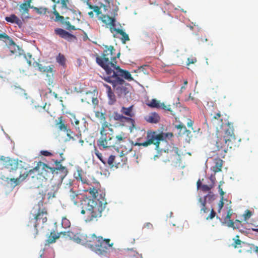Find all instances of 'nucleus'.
Wrapping results in <instances>:
<instances>
[{
	"label": "nucleus",
	"instance_id": "nucleus-1",
	"mask_svg": "<svg viewBox=\"0 0 258 258\" xmlns=\"http://www.w3.org/2000/svg\"><path fill=\"white\" fill-rule=\"evenodd\" d=\"M211 121L217 124L218 136L216 143L217 155L224 158L229 149L235 148L239 146L240 139L237 140L234 134L233 123L227 120L226 115L220 112H214L210 115Z\"/></svg>",
	"mask_w": 258,
	"mask_h": 258
},
{
	"label": "nucleus",
	"instance_id": "nucleus-2",
	"mask_svg": "<svg viewBox=\"0 0 258 258\" xmlns=\"http://www.w3.org/2000/svg\"><path fill=\"white\" fill-rule=\"evenodd\" d=\"M50 174H54L53 167H50L46 164L39 162L36 167L29 171L22 169L18 177L11 178L10 180L12 183L14 184V186H16L26 179L27 177H31L33 186L38 188L41 185L42 181L43 179H47Z\"/></svg>",
	"mask_w": 258,
	"mask_h": 258
},
{
	"label": "nucleus",
	"instance_id": "nucleus-3",
	"mask_svg": "<svg viewBox=\"0 0 258 258\" xmlns=\"http://www.w3.org/2000/svg\"><path fill=\"white\" fill-rule=\"evenodd\" d=\"M105 196V194L100 195L101 197H103L101 200L98 199L91 200V198L87 197H84L81 200V204L79 205L81 209V213L86 215V221H97L102 216V212L107 204Z\"/></svg>",
	"mask_w": 258,
	"mask_h": 258
},
{
	"label": "nucleus",
	"instance_id": "nucleus-4",
	"mask_svg": "<svg viewBox=\"0 0 258 258\" xmlns=\"http://www.w3.org/2000/svg\"><path fill=\"white\" fill-rule=\"evenodd\" d=\"M101 56L97 55L96 57V62L102 68L106 74L107 73L117 64L116 58H118L120 53H118L116 56L115 55L114 47L112 46H106Z\"/></svg>",
	"mask_w": 258,
	"mask_h": 258
},
{
	"label": "nucleus",
	"instance_id": "nucleus-5",
	"mask_svg": "<svg viewBox=\"0 0 258 258\" xmlns=\"http://www.w3.org/2000/svg\"><path fill=\"white\" fill-rule=\"evenodd\" d=\"M109 122L102 123L100 130V137L97 141V145L100 149L114 147V131Z\"/></svg>",
	"mask_w": 258,
	"mask_h": 258
},
{
	"label": "nucleus",
	"instance_id": "nucleus-6",
	"mask_svg": "<svg viewBox=\"0 0 258 258\" xmlns=\"http://www.w3.org/2000/svg\"><path fill=\"white\" fill-rule=\"evenodd\" d=\"M40 206H43V202L40 201L38 204L36 205L33 209V218H32L29 222L28 226L33 227L35 234L34 237H36L38 234V231L37 228V226L39 225L40 223L44 224L47 220V211L45 208H41Z\"/></svg>",
	"mask_w": 258,
	"mask_h": 258
},
{
	"label": "nucleus",
	"instance_id": "nucleus-7",
	"mask_svg": "<svg viewBox=\"0 0 258 258\" xmlns=\"http://www.w3.org/2000/svg\"><path fill=\"white\" fill-rule=\"evenodd\" d=\"M86 5L87 6V8L91 10L88 12V15L90 18H94V13H95L99 19L101 20L105 25H109L110 28L115 26V19L108 15H102L100 11V7L93 5L90 1L86 2Z\"/></svg>",
	"mask_w": 258,
	"mask_h": 258
},
{
	"label": "nucleus",
	"instance_id": "nucleus-8",
	"mask_svg": "<svg viewBox=\"0 0 258 258\" xmlns=\"http://www.w3.org/2000/svg\"><path fill=\"white\" fill-rule=\"evenodd\" d=\"M173 136L172 133H160L157 134L155 132H148L147 135V141L140 144V145L147 147L152 144L156 146V149H158L161 141H163L168 136Z\"/></svg>",
	"mask_w": 258,
	"mask_h": 258
},
{
	"label": "nucleus",
	"instance_id": "nucleus-9",
	"mask_svg": "<svg viewBox=\"0 0 258 258\" xmlns=\"http://www.w3.org/2000/svg\"><path fill=\"white\" fill-rule=\"evenodd\" d=\"M1 159L4 161V167L10 172V176L11 177L10 179L11 178H15V176H17L18 174L20 175V172L22 169L26 170V168L19 167V160L18 159H13L9 157H2ZM10 180L11 181V180Z\"/></svg>",
	"mask_w": 258,
	"mask_h": 258
},
{
	"label": "nucleus",
	"instance_id": "nucleus-10",
	"mask_svg": "<svg viewBox=\"0 0 258 258\" xmlns=\"http://www.w3.org/2000/svg\"><path fill=\"white\" fill-rule=\"evenodd\" d=\"M59 237L64 238L65 239L73 240L75 242H81V239L78 236L70 231L60 232L56 233L54 231L50 232V235L46 240L45 244H50L54 243L57 239Z\"/></svg>",
	"mask_w": 258,
	"mask_h": 258
},
{
	"label": "nucleus",
	"instance_id": "nucleus-11",
	"mask_svg": "<svg viewBox=\"0 0 258 258\" xmlns=\"http://www.w3.org/2000/svg\"><path fill=\"white\" fill-rule=\"evenodd\" d=\"M104 80L112 84L115 93L118 96H125L128 92V89L126 87L125 82L123 79L114 80L110 79V77H105Z\"/></svg>",
	"mask_w": 258,
	"mask_h": 258
},
{
	"label": "nucleus",
	"instance_id": "nucleus-12",
	"mask_svg": "<svg viewBox=\"0 0 258 258\" xmlns=\"http://www.w3.org/2000/svg\"><path fill=\"white\" fill-rule=\"evenodd\" d=\"M98 240L93 251L98 255H106L108 249L112 246L113 243H110V239H103L101 236H99Z\"/></svg>",
	"mask_w": 258,
	"mask_h": 258
},
{
	"label": "nucleus",
	"instance_id": "nucleus-13",
	"mask_svg": "<svg viewBox=\"0 0 258 258\" xmlns=\"http://www.w3.org/2000/svg\"><path fill=\"white\" fill-rule=\"evenodd\" d=\"M106 74L107 77H110V79L117 80L123 79L124 78L128 81H132L133 80L130 73L126 70H122L120 68L119 66L116 65L114 68H112Z\"/></svg>",
	"mask_w": 258,
	"mask_h": 258
},
{
	"label": "nucleus",
	"instance_id": "nucleus-14",
	"mask_svg": "<svg viewBox=\"0 0 258 258\" xmlns=\"http://www.w3.org/2000/svg\"><path fill=\"white\" fill-rule=\"evenodd\" d=\"M127 158L124 155H111L107 159L106 166L111 168H118L126 164Z\"/></svg>",
	"mask_w": 258,
	"mask_h": 258
},
{
	"label": "nucleus",
	"instance_id": "nucleus-15",
	"mask_svg": "<svg viewBox=\"0 0 258 258\" xmlns=\"http://www.w3.org/2000/svg\"><path fill=\"white\" fill-rule=\"evenodd\" d=\"M164 156L167 158L164 160L165 162H169L174 164L180 163V155L179 153V149L176 147H172L171 149H167V152L164 151Z\"/></svg>",
	"mask_w": 258,
	"mask_h": 258
},
{
	"label": "nucleus",
	"instance_id": "nucleus-16",
	"mask_svg": "<svg viewBox=\"0 0 258 258\" xmlns=\"http://www.w3.org/2000/svg\"><path fill=\"white\" fill-rule=\"evenodd\" d=\"M147 104L152 108H162L165 110L169 111L173 116L176 115L177 110V107H175L174 105L173 106L170 105L167 106L164 103H161L160 101L154 99H152L151 101Z\"/></svg>",
	"mask_w": 258,
	"mask_h": 258
},
{
	"label": "nucleus",
	"instance_id": "nucleus-17",
	"mask_svg": "<svg viewBox=\"0 0 258 258\" xmlns=\"http://www.w3.org/2000/svg\"><path fill=\"white\" fill-rule=\"evenodd\" d=\"M32 0H25L19 6V11L22 19H28L29 16V9H32L33 6L31 5Z\"/></svg>",
	"mask_w": 258,
	"mask_h": 258
},
{
	"label": "nucleus",
	"instance_id": "nucleus-18",
	"mask_svg": "<svg viewBox=\"0 0 258 258\" xmlns=\"http://www.w3.org/2000/svg\"><path fill=\"white\" fill-rule=\"evenodd\" d=\"M99 236H97L95 234H90L86 235L84 238L85 241L82 242L84 244H86L88 247H90L93 250L94 247L96 246L97 241H98ZM81 239V242H82V239Z\"/></svg>",
	"mask_w": 258,
	"mask_h": 258
},
{
	"label": "nucleus",
	"instance_id": "nucleus-19",
	"mask_svg": "<svg viewBox=\"0 0 258 258\" xmlns=\"http://www.w3.org/2000/svg\"><path fill=\"white\" fill-rule=\"evenodd\" d=\"M239 238V236L236 235L235 238H233L234 242L232 245L235 248H241L242 249L239 250V252L249 251L248 248L250 247V245L242 241Z\"/></svg>",
	"mask_w": 258,
	"mask_h": 258
},
{
	"label": "nucleus",
	"instance_id": "nucleus-20",
	"mask_svg": "<svg viewBox=\"0 0 258 258\" xmlns=\"http://www.w3.org/2000/svg\"><path fill=\"white\" fill-rule=\"evenodd\" d=\"M63 132L66 133L67 136L70 139V140H72L73 141H78V142L81 143L82 145H83L84 144V140L82 139L81 131H79V132H78V133L75 135V136H71V134H73V132L68 127H67V130Z\"/></svg>",
	"mask_w": 258,
	"mask_h": 258
},
{
	"label": "nucleus",
	"instance_id": "nucleus-21",
	"mask_svg": "<svg viewBox=\"0 0 258 258\" xmlns=\"http://www.w3.org/2000/svg\"><path fill=\"white\" fill-rule=\"evenodd\" d=\"M127 119L123 120V122L121 123V125L126 126L130 132H132L135 128V121L132 117H126Z\"/></svg>",
	"mask_w": 258,
	"mask_h": 258
},
{
	"label": "nucleus",
	"instance_id": "nucleus-22",
	"mask_svg": "<svg viewBox=\"0 0 258 258\" xmlns=\"http://www.w3.org/2000/svg\"><path fill=\"white\" fill-rule=\"evenodd\" d=\"M110 31L113 33V32H116L117 34H119L121 35V37L120 38L122 43L125 44L126 41L130 40V38L128 37V34H127L125 32H124L122 29L111 28Z\"/></svg>",
	"mask_w": 258,
	"mask_h": 258
},
{
	"label": "nucleus",
	"instance_id": "nucleus-23",
	"mask_svg": "<svg viewBox=\"0 0 258 258\" xmlns=\"http://www.w3.org/2000/svg\"><path fill=\"white\" fill-rule=\"evenodd\" d=\"M85 100L89 103L91 102L95 105L98 104V100L97 97L95 96V92H87L85 97Z\"/></svg>",
	"mask_w": 258,
	"mask_h": 258
},
{
	"label": "nucleus",
	"instance_id": "nucleus-24",
	"mask_svg": "<svg viewBox=\"0 0 258 258\" xmlns=\"http://www.w3.org/2000/svg\"><path fill=\"white\" fill-rule=\"evenodd\" d=\"M5 20L8 22L16 24L19 27H21L23 24L22 21L15 14H12L9 17H6Z\"/></svg>",
	"mask_w": 258,
	"mask_h": 258
},
{
	"label": "nucleus",
	"instance_id": "nucleus-25",
	"mask_svg": "<svg viewBox=\"0 0 258 258\" xmlns=\"http://www.w3.org/2000/svg\"><path fill=\"white\" fill-rule=\"evenodd\" d=\"M160 116L156 112H153L145 117L146 120L151 123H157L160 120Z\"/></svg>",
	"mask_w": 258,
	"mask_h": 258
},
{
	"label": "nucleus",
	"instance_id": "nucleus-26",
	"mask_svg": "<svg viewBox=\"0 0 258 258\" xmlns=\"http://www.w3.org/2000/svg\"><path fill=\"white\" fill-rule=\"evenodd\" d=\"M53 169H54V174H59L61 179H63L68 173L67 168L62 165H59V166L57 167H53Z\"/></svg>",
	"mask_w": 258,
	"mask_h": 258
},
{
	"label": "nucleus",
	"instance_id": "nucleus-27",
	"mask_svg": "<svg viewBox=\"0 0 258 258\" xmlns=\"http://www.w3.org/2000/svg\"><path fill=\"white\" fill-rule=\"evenodd\" d=\"M206 202L205 199H203V198L200 197L198 200V205L199 207L201 208L200 213L201 214H205L207 213L209 211V209L206 207Z\"/></svg>",
	"mask_w": 258,
	"mask_h": 258
},
{
	"label": "nucleus",
	"instance_id": "nucleus-28",
	"mask_svg": "<svg viewBox=\"0 0 258 258\" xmlns=\"http://www.w3.org/2000/svg\"><path fill=\"white\" fill-rule=\"evenodd\" d=\"M104 86L107 89V95L109 98V104H113L116 101V98L114 93L112 91L111 87L107 84H104Z\"/></svg>",
	"mask_w": 258,
	"mask_h": 258
},
{
	"label": "nucleus",
	"instance_id": "nucleus-29",
	"mask_svg": "<svg viewBox=\"0 0 258 258\" xmlns=\"http://www.w3.org/2000/svg\"><path fill=\"white\" fill-rule=\"evenodd\" d=\"M55 33L61 38L67 39L73 37V35L68 32L61 28H56L54 30Z\"/></svg>",
	"mask_w": 258,
	"mask_h": 258
},
{
	"label": "nucleus",
	"instance_id": "nucleus-30",
	"mask_svg": "<svg viewBox=\"0 0 258 258\" xmlns=\"http://www.w3.org/2000/svg\"><path fill=\"white\" fill-rule=\"evenodd\" d=\"M113 119L114 120L118 121L120 123L123 122V120L127 119L126 116L119 113L117 111L113 112L111 115L109 116V120Z\"/></svg>",
	"mask_w": 258,
	"mask_h": 258
},
{
	"label": "nucleus",
	"instance_id": "nucleus-31",
	"mask_svg": "<svg viewBox=\"0 0 258 258\" xmlns=\"http://www.w3.org/2000/svg\"><path fill=\"white\" fill-rule=\"evenodd\" d=\"M126 138L125 134L123 132L115 136H114V147L124 142Z\"/></svg>",
	"mask_w": 258,
	"mask_h": 258
},
{
	"label": "nucleus",
	"instance_id": "nucleus-32",
	"mask_svg": "<svg viewBox=\"0 0 258 258\" xmlns=\"http://www.w3.org/2000/svg\"><path fill=\"white\" fill-rule=\"evenodd\" d=\"M80 195L77 193H76L72 189H71L70 191L69 197L71 200L73 202L75 205H78L79 203V200L81 202L83 198H80Z\"/></svg>",
	"mask_w": 258,
	"mask_h": 258
},
{
	"label": "nucleus",
	"instance_id": "nucleus-33",
	"mask_svg": "<svg viewBox=\"0 0 258 258\" xmlns=\"http://www.w3.org/2000/svg\"><path fill=\"white\" fill-rule=\"evenodd\" d=\"M133 105H131L128 107H122L121 109V112L122 114H124L128 117H133L135 116V113L133 112Z\"/></svg>",
	"mask_w": 258,
	"mask_h": 258
},
{
	"label": "nucleus",
	"instance_id": "nucleus-34",
	"mask_svg": "<svg viewBox=\"0 0 258 258\" xmlns=\"http://www.w3.org/2000/svg\"><path fill=\"white\" fill-rule=\"evenodd\" d=\"M87 191H88L89 194L92 196L93 198L91 199V200H96L98 199L99 200H101V199H103V197H101L100 195L104 193L102 192L99 194L97 189L94 187H90L88 189H87Z\"/></svg>",
	"mask_w": 258,
	"mask_h": 258
},
{
	"label": "nucleus",
	"instance_id": "nucleus-35",
	"mask_svg": "<svg viewBox=\"0 0 258 258\" xmlns=\"http://www.w3.org/2000/svg\"><path fill=\"white\" fill-rule=\"evenodd\" d=\"M223 161L222 160L218 158L215 160V165L213 166V171L215 173L221 171L223 166Z\"/></svg>",
	"mask_w": 258,
	"mask_h": 258
},
{
	"label": "nucleus",
	"instance_id": "nucleus-36",
	"mask_svg": "<svg viewBox=\"0 0 258 258\" xmlns=\"http://www.w3.org/2000/svg\"><path fill=\"white\" fill-rule=\"evenodd\" d=\"M56 62H58L60 65L64 67L66 66V59L64 56L61 53H59L56 57Z\"/></svg>",
	"mask_w": 258,
	"mask_h": 258
},
{
	"label": "nucleus",
	"instance_id": "nucleus-37",
	"mask_svg": "<svg viewBox=\"0 0 258 258\" xmlns=\"http://www.w3.org/2000/svg\"><path fill=\"white\" fill-rule=\"evenodd\" d=\"M62 116L58 117L59 122L57 123L58 128L61 131H64L67 130L68 126L62 120Z\"/></svg>",
	"mask_w": 258,
	"mask_h": 258
},
{
	"label": "nucleus",
	"instance_id": "nucleus-38",
	"mask_svg": "<svg viewBox=\"0 0 258 258\" xmlns=\"http://www.w3.org/2000/svg\"><path fill=\"white\" fill-rule=\"evenodd\" d=\"M211 179L212 181V184L211 185H208L206 184H203V185L201 186V189L203 191H208L213 188L215 178L214 177L213 178L212 177H211Z\"/></svg>",
	"mask_w": 258,
	"mask_h": 258
},
{
	"label": "nucleus",
	"instance_id": "nucleus-39",
	"mask_svg": "<svg viewBox=\"0 0 258 258\" xmlns=\"http://www.w3.org/2000/svg\"><path fill=\"white\" fill-rule=\"evenodd\" d=\"M95 114L96 117L100 119L101 121H103V123L107 122L106 121L105 113L100 112L99 111H95Z\"/></svg>",
	"mask_w": 258,
	"mask_h": 258
},
{
	"label": "nucleus",
	"instance_id": "nucleus-40",
	"mask_svg": "<svg viewBox=\"0 0 258 258\" xmlns=\"http://www.w3.org/2000/svg\"><path fill=\"white\" fill-rule=\"evenodd\" d=\"M95 154L98 157V158L104 164V165L106 166L107 164V160L103 158L101 153H100L99 151L96 149H95Z\"/></svg>",
	"mask_w": 258,
	"mask_h": 258
},
{
	"label": "nucleus",
	"instance_id": "nucleus-41",
	"mask_svg": "<svg viewBox=\"0 0 258 258\" xmlns=\"http://www.w3.org/2000/svg\"><path fill=\"white\" fill-rule=\"evenodd\" d=\"M203 199H205L206 202H212L215 200V195L212 192H209L207 196L203 198Z\"/></svg>",
	"mask_w": 258,
	"mask_h": 258
},
{
	"label": "nucleus",
	"instance_id": "nucleus-42",
	"mask_svg": "<svg viewBox=\"0 0 258 258\" xmlns=\"http://www.w3.org/2000/svg\"><path fill=\"white\" fill-rule=\"evenodd\" d=\"M176 127L177 128V129H180V132L182 130H183V132L182 133V134H184L185 133H187V135H188V134H190V132L188 130H187L186 128V126L183 124L182 123H179V124L176 125Z\"/></svg>",
	"mask_w": 258,
	"mask_h": 258
},
{
	"label": "nucleus",
	"instance_id": "nucleus-43",
	"mask_svg": "<svg viewBox=\"0 0 258 258\" xmlns=\"http://www.w3.org/2000/svg\"><path fill=\"white\" fill-rule=\"evenodd\" d=\"M252 215V212L247 210L245 211V213L243 214L242 217H243V220L246 222L247 223V220L249 219V218Z\"/></svg>",
	"mask_w": 258,
	"mask_h": 258
},
{
	"label": "nucleus",
	"instance_id": "nucleus-44",
	"mask_svg": "<svg viewBox=\"0 0 258 258\" xmlns=\"http://www.w3.org/2000/svg\"><path fill=\"white\" fill-rule=\"evenodd\" d=\"M247 223L246 229L253 231H258L257 226L254 225L252 223H249L248 222Z\"/></svg>",
	"mask_w": 258,
	"mask_h": 258
},
{
	"label": "nucleus",
	"instance_id": "nucleus-45",
	"mask_svg": "<svg viewBox=\"0 0 258 258\" xmlns=\"http://www.w3.org/2000/svg\"><path fill=\"white\" fill-rule=\"evenodd\" d=\"M70 222L67 218H63L62 219L61 225L63 228H67L68 227H69L70 226Z\"/></svg>",
	"mask_w": 258,
	"mask_h": 258
},
{
	"label": "nucleus",
	"instance_id": "nucleus-46",
	"mask_svg": "<svg viewBox=\"0 0 258 258\" xmlns=\"http://www.w3.org/2000/svg\"><path fill=\"white\" fill-rule=\"evenodd\" d=\"M56 191H57V190L56 189V187H53V188L52 189V191L48 192V194H47L48 198L49 199H50L54 198L55 196V194H56Z\"/></svg>",
	"mask_w": 258,
	"mask_h": 258
},
{
	"label": "nucleus",
	"instance_id": "nucleus-47",
	"mask_svg": "<svg viewBox=\"0 0 258 258\" xmlns=\"http://www.w3.org/2000/svg\"><path fill=\"white\" fill-rule=\"evenodd\" d=\"M74 121L72 120V122L74 125L75 128L78 130V132H79V131H81L79 125L80 124V121L75 117H74Z\"/></svg>",
	"mask_w": 258,
	"mask_h": 258
},
{
	"label": "nucleus",
	"instance_id": "nucleus-48",
	"mask_svg": "<svg viewBox=\"0 0 258 258\" xmlns=\"http://www.w3.org/2000/svg\"><path fill=\"white\" fill-rule=\"evenodd\" d=\"M197 61V58L194 57H189L187 58L186 65L189 66L190 64H194Z\"/></svg>",
	"mask_w": 258,
	"mask_h": 258
},
{
	"label": "nucleus",
	"instance_id": "nucleus-49",
	"mask_svg": "<svg viewBox=\"0 0 258 258\" xmlns=\"http://www.w3.org/2000/svg\"><path fill=\"white\" fill-rule=\"evenodd\" d=\"M216 216V212L214 210L213 208H211V212L210 215L206 218L207 220H212Z\"/></svg>",
	"mask_w": 258,
	"mask_h": 258
},
{
	"label": "nucleus",
	"instance_id": "nucleus-50",
	"mask_svg": "<svg viewBox=\"0 0 258 258\" xmlns=\"http://www.w3.org/2000/svg\"><path fill=\"white\" fill-rule=\"evenodd\" d=\"M223 200H224V197H221L220 201L219 203H218L219 209H218V212L219 213H220L221 212V209L223 207V206H224Z\"/></svg>",
	"mask_w": 258,
	"mask_h": 258
},
{
	"label": "nucleus",
	"instance_id": "nucleus-51",
	"mask_svg": "<svg viewBox=\"0 0 258 258\" xmlns=\"http://www.w3.org/2000/svg\"><path fill=\"white\" fill-rule=\"evenodd\" d=\"M5 39V40H10V37L7 34L3 32L2 33H0V40Z\"/></svg>",
	"mask_w": 258,
	"mask_h": 258
},
{
	"label": "nucleus",
	"instance_id": "nucleus-52",
	"mask_svg": "<svg viewBox=\"0 0 258 258\" xmlns=\"http://www.w3.org/2000/svg\"><path fill=\"white\" fill-rule=\"evenodd\" d=\"M130 256H135L136 258H142V255L135 251H131V253L130 254Z\"/></svg>",
	"mask_w": 258,
	"mask_h": 258
},
{
	"label": "nucleus",
	"instance_id": "nucleus-53",
	"mask_svg": "<svg viewBox=\"0 0 258 258\" xmlns=\"http://www.w3.org/2000/svg\"><path fill=\"white\" fill-rule=\"evenodd\" d=\"M75 178L77 180H81L83 183H85V180L83 179L82 176L80 172H78L77 175L75 176Z\"/></svg>",
	"mask_w": 258,
	"mask_h": 258
},
{
	"label": "nucleus",
	"instance_id": "nucleus-54",
	"mask_svg": "<svg viewBox=\"0 0 258 258\" xmlns=\"http://www.w3.org/2000/svg\"><path fill=\"white\" fill-rule=\"evenodd\" d=\"M41 154L44 156H50L52 154L48 151H41Z\"/></svg>",
	"mask_w": 258,
	"mask_h": 258
},
{
	"label": "nucleus",
	"instance_id": "nucleus-55",
	"mask_svg": "<svg viewBox=\"0 0 258 258\" xmlns=\"http://www.w3.org/2000/svg\"><path fill=\"white\" fill-rule=\"evenodd\" d=\"M218 190H219V191L220 192V195L221 196V197H223V196H224V195L225 194V192L223 190L222 187H221V185H219V186H218Z\"/></svg>",
	"mask_w": 258,
	"mask_h": 258
},
{
	"label": "nucleus",
	"instance_id": "nucleus-56",
	"mask_svg": "<svg viewBox=\"0 0 258 258\" xmlns=\"http://www.w3.org/2000/svg\"><path fill=\"white\" fill-rule=\"evenodd\" d=\"M144 227L147 229H152L153 228V225L151 223L148 222L144 225Z\"/></svg>",
	"mask_w": 258,
	"mask_h": 258
},
{
	"label": "nucleus",
	"instance_id": "nucleus-57",
	"mask_svg": "<svg viewBox=\"0 0 258 258\" xmlns=\"http://www.w3.org/2000/svg\"><path fill=\"white\" fill-rule=\"evenodd\" d=\"M38 69L40 71L42 72H45L46 70H47L46 67H43L41 64L38 65Z\"/></svg>",
	"mask_w": 258,
	"mask_h": 258
},
{
	"label": "nucleus",
	"instance_id": "nucleus-58",
	"mask_svg": "<svg viewBox=\"0 0 258 258\" xmlns=\"http://www.w3.org/2000/svg\"><path fill=\"white\" fill-rule=\"evenodd\" d=\"M234 223L233 221L230 219L229 220V221L227 223V226L229 227H234Z\"/></svg>",
	"mask_w": 258,
	"mask_h": 258
},
{
	"label": "nucleus",
	"instance_id": "nucleus-59",
	"mask_svg": "<svg viewBox=\"0 0 258 258\" xmlns=\"http://www.w3.org/2000/svg\"><path fill=\"white\" fill-rule=\"evenodd\" d=\"M28 56L29 57L28 58H27V56H25V57L26 58V59L27 60L28 63L30 66V65H31V63H32V60H31L32 56H31V55H28Z\"/></svg>",
	"mask_w": 258,
	"mask_h": 258
},
{
	"label": "nucleus",
	"instance_id": "nucleus-60",
	"mask_svg": "<svg viewBox=\"0 0 258 258\" xmlns=\"http://www.w3.org/2000/svg\"><path fill=\"white\" fill-rule=\"evenodd\" d=\"M46 68L47 69V70H46L45 72L46 73H52V68H51L50 67H46Z\"/></svg>",
	"mask_w": 258,
	"mask_h": 258
},
{
	"label": "nucleus",
	"instance_id": "nucleus-61",
	"mask_svg": "<svg viewBox=\"0 0 258 258\" xmlns=\"http://www.w3.org/2000/svg\"><path fill=\"white\" fill-rule=\"evenodd\" d=\"M231 215H232V214L231 213V210H229L227 212V214L226 215V219H230Z\"/></svg>",
	"mask_w": 258,
	"mask_h": 258
},
{
	"label": "nucleus",
	"instance_id": "nucleus-62",
	"mask_svg": "<svg viewBox=\"0 0 258 258\" xmlns=\"http://www.w3.org/2000/svg\"><path fill=\"white\" fill-rule=\"evenodd\" d=\"M194 122L191 119H188V121L187 122V126L188 127H191L192 126Z\"/></svg>",
	"mask_w": 258,
	"mask_h": 258
},
{
	"label": "nucleus",
	"instance_id": "nucleus-63",
	"mask_svg": "<svg viewBox=\"0 0 258 258\" xmlns=\"http://www.w3.org/2000/svg\"><path fill=\"white\" fill-rule=\"evenodd\" d=\"M146 67H149V66H141L140 68H139V70L141 71H142V72H144V70H145V68Z\"/></svg>",
	"mask_w": 258,
	"mask_h": 258
},
{
	"label": "nucleus",
	"instance_id": "nucleus-64",
	"mask_svg": "<svg viewBox=\"0 0 258 258\" xmlns=\"http://www.w3.org/2000/svg\"><path fill=\"white\" fill-rule=\"evenodd\" d=\"M197 184L198 188L200 187L201 188V186L203 185L200 179L197 181Z\"/></svg>",
	"mask_w": 258,
	"mask_h": 258
}]
</instances>
